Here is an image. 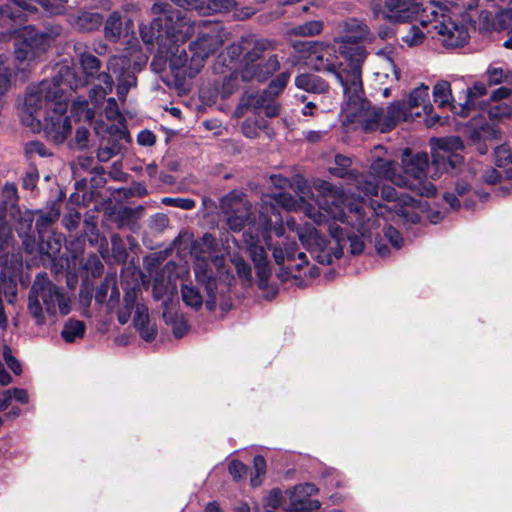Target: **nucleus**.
<instances>
[{"label": "nucleus", "instance_id": "1", "mask_svg": "<svg viewBox=\"0 0 512 512\" xmlns=\"http://www.w3.org/2000/svg\"><path fill=\"white\" fill-rule=\"evenodd\" d=\"M151 11L159 14L149 24L140 25V36L147 46H158L160 59H169L173 69L186 68L194 77L205 60L223 44V27L218 22H191L181 10L170 4L154 3Z\"/></svg>", "mask_w": 512, "mask_h": 512}, {"label": "nucleus", "instance_id": "2", "mask_svg": "<svg viewBox=\"0 0 512 512\" xmlns=\"http://www.w3.org/2000/svg\"><path fill=\"white\" fill-rule=\"evenodd\" d=\"M317 191L315 203L304 205V213L318 225L327 223L330 236L335 242L331 247L332 259H339L343 255V247L349 243L350 252L354 255L360 254L364 249V242L358 235L344 233L343 229L335 223L339 221L355 228L357 232L364 235L370 228L368 212L375 210L373 206L368 207L364 200L348 202L343 191L327 181H318L314 185Z\"/></svg>", "mask_w": 512, "mask_h": 512}, {"label": "nucleus", "instance_id": "3", "mask_svg": "<svg viewBox=\"0 0 512 512\" xmlns=\"http://www.w3.org/2000/svg\"><path fill=\"white\" fill-rule=\"evenodd\" d=\"M85 81L76 77L73 68L61 66L52 80H43L30 86L25 94L22 121L31 127H40L42 118L56 109L58 102H68L67 90L83 87Z\"/></svg>", "mask_w": 512, "mask_h": 512}, {"label": "nucleus", "instance_id": "4", "mask_svg": "<svg viewBox=\"0 0 512 512\" xmlns=\"http://www.w3.org/2000/svg\"><path fill=\"white\" fill-rule=\"evenodd\" d=\"M339 53L348 61L347 65H338L333 46L319 42L309 66L315 71L333 74L344 91L352 84L353 74L362 75L367 51L364 46H339Z\"/></svg>", "mask_w": 512, "mask_h": 512}, {"label": "nucleus", "instance_id": "5", "mask_svg": "<svg viewBox=\"0 0 512 512\" xmlns=\"http://www.w3.org/2000/svg\"><path fill=\"white\" fill-rule=\"evenodd\" d=\"M194 259L193 271L196 281L205 287L207 299L205 305L212 311L216 307L217 282L215 271L224 266V256L217 250V243L211 234H205L195 240L191 246Z\"/></svg>", "mask_w": 512, "mask_h": 512}, {"label": "nucleus", "instance_id": "6", "mask_svg": "<svg viewBox=\"0 0 512 512\" xmlns=\"http://www.w3.org/2000/svg\"><path fill=\"white\" fill-rule=\"evenodd\" d=\"M28 310L37 325L45 323L44 312L50 316L57 313L64 316L71 310V299L60 287L49 280L47 275L36 276L28 296Z\"/></svg>", "mask_w": 512, "mask_h": 512}, {"label": "nucleus", "instance_id": "7", "mask_svg": "<svg viewBox=\"0 0 512 512\" xmlns=\"http://www.w3.org/2000/svg\"><path fill=\"white\" fill-rule=\"evenodd\" d=\"M276 42L261 38L252 41L251 47L239 62V73L243 82H265L280 69L277 54L272 53Z\"/></svg>", "mask_w": 512, "mask_h": 512}, {"label": "nucleus", "instance_id": "8", "mask_svg": "<svg viewBox=\"0 0 512 512\" xmlns=\"http://www.w3.org/2000/svg\"><path fill=\"white\" fill-rule=\"evenodd\" d=\"M354 80L344 92L342 112L350 122H359L366 132L380 131L384 129V110L371 107L370 102L363 96L362 75L353 74Z\"/></svg>", "mask_w": 512, "mask_h": 512}, {"label": "nucleus", "instance_id": "9", "mask_svg": "<svg viewBox=\"0 0 512 512\" xmlns=\"http://www.w3.org/2000/svg\"><path fill=\"white\" fill-rule=\"evenodd\" d=\"M401 162L405 182V184H401V187L412 190L421 196H434L436 187L426 178V170L429 167L428 154L424 152L413 154L409 148H406L402 152Z\"/></svg>", "mask_w": 512, "mask_h": 512}, {"label": "nucleus", "instance_id": "10", "mask_svg": "<svg viewBox=\"0 0 512 512\" xmlns=\"http://www.w3.org/2000/svg\"><path fill=\"white\" fill-rule=\"evenodd\" d=\"M79 61L85 77H77L85 81L83 86L87 84L89 78H95L98 81V84L91 88L89 92L90 100L94 102V106H96L100 101L105 99L106 95L112 92L114 81L109 73L99 72L101 62L95 55L88 52L81 53Z\"/></svg>", "mask_w": 512, "mask_h": 512}, {"label": "nucleus", "instance_id": "11", "mask_svg": "<svg viewBox=\"0 0 512 512\" xmlns=\"http://www.w3.org/2000/svg\"><path fill=\"white\" fill-rule=\"evenodd\" d=\"M463 149V142L457 136L437 139L433 147L432 167L445 172L457 170L464 161L461 155Z\"/></svg>", "mask_w": 512, "mask_h": 512}, {"label": "nucleus", "instance_id": "12", "mask_svg": "<svg viewBox=\"0 0 512 512\" xmlns=\"http://www.w3.org/2000/svg\"><path fill=\"white\" fill-rule=\"evenodd\" d=\"M51 37L27 26L19 31L15 43V57L19 61H31L42 55L50 46Z\"/></svg>", "mask_w": 512, "mask_h": 512}, {"label": "nucleus", "instance_id": "13", "mask_svg": "<svg viewBox=\"0 0 512 512\" xmlns=\"http://www.w3.org/2000/svg\"><path fill=\"white\" fill-rule=\"evenodd\" d=\"M221 209L226 217L228 227L241 231L252 222V205L242 193L232 192L221 200Z\"/></svg>", "mask_w": 512, "mask_h": 512}, {"label": "nucleus", "instance_id": "14", "mask_svg": "<svg viewBox=\"0 0 512 512\" xmlns=\"http://www.w3.org/2000/svg\"><path fill=\"white\" fill-rule=\"evenodd\" d=\"M67 108L68 102H58L56 109L42 118L40 127H43L47 139L56 144L63 143L72 130L70 120L66 116Z\"/></svg>", "mask_w": 512, "mask_h": 512}, {"label": "nucleus", "instance_id": "15", "mask_svg": "<svg viewBox=\"0 0 512 512\" xmlns=\"http://www.w3.org/2000/svg\"><path fill=\"white\" fill-rule=\"evenodd\" d=\"M352 161L349 157L344 155L335 156V166L330 167L329 171L331 174L345 178L349 177L359 192H362L364 196H375L378 192V185L374 180H369L367 176L363 174H357L350 170Z\"/></svg>", "mask_w": 512, "mask_h": 512}, {"label": "nucleus", "instance_id": "16", "mask_svg": "<svg viewBox=\"0 0 512 512\" xmlns=\"http://www.w3.org/2000/svg\"><path fill=\"white\" fill-rule=\"evenodd\" d=\"M296 231L301 243L307 250L315 254L314 257L319 263H332V254L327 246V241L313 225L305 223L298 227Z\"/></svg>", "mask_w": 512, "mask_h": 512}, {"label": "nucleus", "instance_id": "17", "mask_svg": "<svg viewBox=\"0 0 512 512\" xmlns=\"http://www.w3.org/2000/svg\"><path fill=\"white\" fill-rule=\"evenodd\" d=\"M107 69L116 76L118 98L125 102L129 90L137 85V78L131 71L130 59L125 56H112L108 60Z\"/></svg>", "mask_w": 512, "mask_h": 512}, {"label": "nucleus", "instance_id": "18", "mask_svg": "<svg viewBox=\"0 0 512 512\" xmlns=\"http://www.w3.org/2000/svg\"><path fill=\"white\" fill-rule=\"evenodd\" d=\"M107 120L114 122L109 127H105L102 122L95 124L94 130L98 135H104L105 133L117 136L118 138L129 137L125 118L120 112L118 103L115 98H108L104 109Z\"/></svg>", "mask_w": 512, "mask_h": 512}, {"label": "nucleus", "instance_id": "19", "mask_svg": "<svg viewBox=\"0 0 512 512\" xmlns=\"http://www.w3.org/2000/svg\"><path fill=\"white\" fill-rule=\"evenodd\" d=\"M433 30L437 34L439 41L448 48L464 45L469 37L465 26L456 24L451 20V17L448 21L443 22L441 20L440 24L433 25Z\"/></svg>", "mask_w": 512, "mask_h": 512}, {"label": "nucleus", "instance_id": "20", "mask_svg": "<svg viewBox=\"0 0 512 512\" xmlns=\"http://www.w3.org/2000/svg\"><path fill=\"white\" fill-rule=\"evenodd\" d=\"M26 14L17 6L12 4L0 6V28L4 31L0 32V42L10 40L15 34L19 35V26L26 21Z\"/></svg>", "mask_w": 512, "mask_h": 512}, {"label": "nucleus", "instance_id": "21", "mask_svg": "<svg viewBox=\"0 0 512 512\" xmlns=\"http://www.w3.org/2000/svg\"><path fill=\"white\" fill-rule=\"evenodd\" d=\"M275 98L263 93L244 94L237 107V112L243 113L244 109L261 110L267 117H276L280 113V106Z\"/></svg>", "mask_w": 512, "mask_h": 512}, {"label": "nucleus", "instance_id": "22", "mask_svg": "<svg viewBox=\"0 0 512 512\" xmlns=\"http://www.w3.org/2000/svg\"><path fill=\"white\" fill-rule=\"evenodd\" d=\"M420 12V2L417 0H385L383 13L393 22H406Z\"/></svg>", "mask_w": 512, "mask_h": 512}, {"label": "nucleus", "instance_id": "23", "mask_svg": "<svg viewBox=\"0 0 512 512\" xmlns=\"http://www.w3.org/2000/svg\"><path fill=\"white\" fill-rule=\"evenodd\" d=\"M268 248L272 251L274 261L277 265H282L285 261H297L294 267L296 270H300L308 262L304 252H298L296 256L298 245L295 241L268 244Z\"/></svg>", "mask_w": 512, "mask_h": 512}, {"label": "nucleus", "instance_id": "24", "mask_svg": "<svg viewBox=\"0 0 512 512\" xmlns=\"http://www.w3.org/2000/svg\"><path fill=\"white\" fill-rule=\"evenodd\" d=\"M176 6L195 10L199 14L207 15L212 13L228 12L235 6L234 0H171Z\"/></svg>", "mask_w": 512, "mask_h": 512}, {"label": "nucleus", "instance_id": "25", "mask_svg": "<svg viewBox=\"0 0 512 512\" xmlns=\"http://www.w3.org/2000/svg\"><path fill=\"white\" fill-rule=\"evenodd\" d=\"M371 175H366L369 180H374L377 184L378 179H384L391 181L393 184L401 187V184H405L404 176L396 173V163L392 160L383 159L377 157L370 166Z\"/></svg>", "mask_w": 512, "mask_h": 512}, {"label": "nucleus", "instance_id": "26", "mask_svg": "<svg viewBox=\"0 0 512 512\" xmlns=\"http://www.w3.org/2000/svg\"><path fill=\"white\" fill-rule=\"evenodd\" d=\"M420 23L423 27L431 26V29H428L427 32H431L433 30V25L440 24L441 20L443 22L448 21L450 18V10L443 3L437 1H430L425 5L420 3Z\"/></svg>", "mask_w": 512, "mask_h": 512}, {"label": "nucleus", "instance_id": "27", "mask_svg": "<svg viewBox=\"0 0 512 512\" xmlns=\"http://www.w3.org/2000/svg\"><path fill=\"white\" fill-rule=\"evenodd\" d=\"M345 28L346 34L340 38V46H361L360 42L371 40L368 26L358 20H350Z\"/></svg>", "mask_w": 512, "mask_h": 512}, {"label": "nucleus", "instance_id": "28", "mask_svg": "<svg viewBox=\"0 0 512 512\" xmlns=\"http://www.w3.org/2000/svg\"><path fill=\"white\" fill-rule=\"evenodd\" d=\"M298 89L313 94H325L329 91V84L326 80L313 73H301L294 79Z\"/></svg>", "mask_w": 512, "mask_h": 512}, {"label": "nucleus", "instance_id": "29", "mask_svg": "<svg viewBox=\"0 0 512 512\" xmlns=\"http://www.w3.org/2000/svg\"><path fill=\"white\" fill-rule=\"evenodd\" d=\"M22 12L33 13L37 11V4L41 5L46 12L58 14L64 7L67 0H10Z\"/></svg>", "mask_w": 512, "mask_h": 512}, {"label": "nucleus", "instance_id": "30", "mask_svg": "<svg viewBox=\"0 0 512 512\" xmlns=\"http://www.w3.org/2000/svg\"><path fill=\"white\" fill-rule=\"evenodd\" d=\"M381 196L383 200L391 203V205H387L386 208L389 210H394L397 214L400 215L405 214V206H410L414 202V199L407 194L399 195L396 189L392 186H383L381 189Z\"/></svg>", "mask_w": 512, "mask_h": 512}, {"label": "nucleus", "instance_id": "31", "mask_svg": "<svg viewBox=\"0 0 512 512\" xmlns=\"http://www.w3.org/2000/svg\"><path fill=\"white\" fill-rule=\"evenodd\" d=\"M72 26L79 31H93L103 23V16L95 11H81L70 18Z\"/></svg>", "mask_w": 512, "mask_h": 512}, {"label": "nucleus", "instance_id": "32", "mask_svg": "<svg viewBox=\"0 0 512 512\" xmlns=\"http://www.w3.org/2000/svg\"><path fill=\"white\" fill-rule=\"evenodd\" d=\"M405 101L391 103L384 112V129L392 130L400 121H405L411 115Z\"/></svg>", "mask_w": 512, "mask_h": 512}, {"label": "nucleus", "instance_id": "33", "mask_svg": "<svg viewBox=\"0 0 512 512\" xmlns=\"http://www.w3.org/2000/svg\"><path fill=\"white\" fill-rule=\"evenodd\" d=\"M248 250L255 265L257 276L262 284L266 282L271 275L266 251L263 246L254 243L249 245Z\"/></svg>", "mask_w": 512, "mask_h": 512}, {"label": "nucleus", "instance_id": "34", "mask_svg": "<svg viewBox=\"0 0 512 512\" xmlns=\"http://www.w3.org/2000/svg\"><path fill=\"white\" fill-rule=\"evenodd\" d=\"M129 137L118 138L117 136L108 134L107 139L101 143L98 151L97 158L100 162H107L115 155L119 154L123 149V141L128 142Z\"/></svg>", "mask_w": 512, "mask_h": 512}, {"label": "nucleus", "instance_id": "35", "mask_svg": "<svg viewBox=\"0 0 512 512\" xmlns=\"http://www.w3.org/2000/svg\"><path fill=\"white\" fill-rule=\"evenodd\" d=\"M428 101L429 87L425 84H421L409 94L406 104L409 110L422 106L424 114H429L433 107Z\"/></svg>", "mask_w": 512, "mask_h": 512}, {"label": "nucleus", "instance_id": "36", "mask_svg": "<svg viewBox=\"0 0 512 512\" xmlns=\"http://www.w3.org/2000/svg\"><path fill=\"white\" fill-rule=\"evenodd\" d=\"M63 235L47 232L39 235V251L50 257L56 256L62 247Z\"/></svg>", "mask_w": 512, "mask_h": 512}, {"label": "nucleus", "instance_id": "37", "mask_svg": "<svg viewBox=\"0 0 512 512\" xmlns=\"http://www.w3.org/2000/svg\"><path fill=\"white\" fill-rule=\"evenodd\" d=\"M495 163L501 168L507 178H512V148L501 145L495 149Z\"/></svg>", "mask_w": 512, "mask_h": 512}, {"label": "nucleus", "instance_id": "38", "mask_svg": "<svg viewBox=\"0 0 512 512\" xmlns=\"http://www.w3.org/2000/svg\"><path fill=\"white\" fill-rule=\"evenodd\" d=\"M121 32H122L121 15L119 12L114 11L106 19V22L104 25L105 37L112 42H116L120 38Z\"/></svg>", "mask_w": 512, "mask_h": 512}, {"label": "nucleus", "instance_id": "39", "mask_svg": "<svg viewBox=\"0 0 512 512\" xmlns=\"http://www.w3.org/2000/svg\"><path fill=\"white\" fill-rule=\"evenodd\" d=\"M433 97L434 102L438 104L439 107L443 108L445 106H451L454 110L456 107L452 105V94L451 87L448 81H439L433 88Z\"/></svg>", "mask_w": 512, "mask_h": 512}, {"label": "nucleus", "instance_id": "40", "mask_svg": "<svg viewBox=\"0 0 512 512\" xmlns=\"http://www.w3.org/2000/svg\"><path fill=\"white\" fill-rule=\"evenodd\" d=\"M85 333V324L79 320H69L65 323L61 335L66 342L72 343L82 338Z\"/></svg>", "mask_w": 512, "mask_h": 512}, {"label": "nucleus", "instance_id": "41", "mask_svg": "<svg viewBox=\"0 0 512 512\" xmlns=\"http://www.w3.org/2000/svg\"><path fill=\"white\" fill-rule=\"evenodd\" d=\"M323 30V23L318 20L307 21L303 24L297 25L289 30L290 35L311 37L318 35Z\"/></svg>", "mask_w": 512, "mask_h": 512}, {"label": "nucleus", "instance_id": "42", "mask_svg": "<svg viewBox=\"0 0 512 512\" xmlns=\"http://www.w3.org/2000/svg\"><path fill=\"white\" fill-rule=\"evenodd\" d=\"M72 114L77 117L79 121H92L95 115L94 109L89 107V103L86 99L80 97L73 100L71 106Z\"/></svg>", "mask_w": 512, "mask_h": 512}, {"label": "nucleus", "instance_id": "43", "mask_svg": "<svg viewBox=\"0 0 512 512\" xmlns=\"http://www.w3.org/2000/svg\"><path fill=\"white\" fill-rule=\"evenodd\" d=\"M488 116L491 120H503L512 115V105L507 102H489L487 106Z\"/></svg>", "mask_w": 512, "mask_h": 512}, {"label": "nucleus", "instance_id": "44", "mask_svg": "<svg viewBox=\"0 0 512 512\" xmlns=\"http://www.w3.org/2000/svg\"><path fill=\"white\" fill-rule=\"evenodd\" d=\"M318 44V41H294L291 46L299 57L309 65Z\"/></svg>", "mask_w": 512, "mask_h": 512}, {"label": "nucleus", "instance_id": "45", "mask_svg": "<svg viewBox=\"0 0 512 512\" xmlns=\"http://www.w3.org/2000/svg\"><path fill=\"white\" fill-rule=\"evenodd\" d=\"M181 294L182 300L187 306L196 310L202 306L203 297L197 288L190 285H183Z\"/></svg>", "mask_w": 512, "mask_h": 512}, {"label": "nucleus", "instance_id": "46", "mask_svg": "<svg viewBox=\"0 0 512 512\" xmlns=\"http://www.w3.org/2000/svg\"><path fill=\"white\" fill-rule=\"evenodd\" d=\"M290 72H282L275 79H273L268 87L262 92L268 96L277 97L286 87L289 79Z\"/></svg>", "mask_w": 512, "mask_h": 512}, {"label": "nucleus", "instance_id": "47", "mask_svg": "<svg viewBox=\"0 0 512 512\" xmlns=\"http://www.w3.org/2000/svg\"><path fill=\"white\" fill-rule=\"evenodd\" d=\"M239 79H241V76L238 67L236 71L232 72L229 76L224 78L221 87L222 97L227 98L239 89Z\"/></svg>", "mask_w": 512, "mask_h": 512}, {"label": "nucleus", "instance_id": "48", "mask_svg": "<svg viewBox=\"0 0 512 512\" xmlns=\"http://www.w3.org/2000/svg\"><path fill=\"white\" fill-rule=\"evenodd\" d=\"M455 191L457 195L453 193H445L443 196L444 200L450 205L452 209H457L460 207V201L458 199V196L464 197V195L470 191V187L464 181L458 182L456 184Z\"/></svg>", "mask_w": 512, "mask_h": 512}, {"label": "nucleus", "instance_id": "49", "mask_svg": "<svg viewBox=\"0 0 512 512\" xmlns=\"http://www.w3.org/2000/svg\"><path fill=\"white\" fill-rule=\"evenodd\" d=\"M402 41L410 47L418 46L423 43L425 33L418 26H411L401 37Z\"/></svg>", "mask_w": 512, "mask_h": 512}, {"label": "nucleus", "instance_id": "50", "mask_svg": "<svg viewBox=\"0 0 512 512\" xmlns=\"http://www.w3.org/2000/svg\"><path fill=\"white\" fill-rule=\"evenodd\" d=\"M488 81L491 85L501 82L512 83V71H504L502 68L489 67L487 70Z\"/></svg>", "mask_w": 512, "mask_h": 512}, {"label": "nucleus", "instance_id": "51", "mask_svg": "<svg viewBox=\"0 0 512 512\" xmlns=\"http://www.w3.org/2000/svg\"><path fill=\"white\" fill-rule=\"evenodd\" d=\"M3 209L13 207L18 201L17 188L13 183H6L1 192Z\"/></svg>", "mask_w": 512, "mask_h": 512}, {"label": "nucleus", "instance_id": "52", "mask_svg": "<svg viewBox=\"0 0 512 512\" xmlns=\"http://www.w3.org/2000/svg\"><path fill=\"white\" fill-rule=\"evenodd\" d=\"M253 467L255 475L251 477L252 486L256 487L262 483L261 477L266 473V460L262 455H256L253 458Z\"/></svg>", "mask_w": 512, "mask_h": 512}, {"label": "nucleus", "instance_id": "53", "mask_svg": "<svg viewBox=\"0 0 512 512\" xmlns=\"http://www.w3.org/2000/svg\"><path fill=\"white\" fill-rule=\"evenodd\" d=\"M143 210L142 206L136 208L123 207L118 211L117 217L122 223L135 222L140 218Z\"/></svg>", "mask_w": 512, "mask_h": 512}, {"label": "nucleus", "instance_id": "54", "mask_svg": "<svg viewBox=\"0 0 512 512\" xmlns=\"http://www.w3.org/2000/svg\"><path fill=\"white\" fill-rule=\"evenodd\" d=\"M58 216L59 214L56 212L42 214L36 221L38 234L43 236V233L51 232L49 228L58 219Z\"/></svg>", "mask_w": 512, "mask_h": 512}, {"label": "nucleus", "instance_id": "55", "mask_svg": "<svg viewBox=\"0 0 512 512\" xmlns=\"http://www.w3.org/2000/svg\"><path fill=\"white\" fill-rule=\"evenodd\" d=\"M25 154L29 158H33L35 155L40 157L50 156L51 153L45 147V145L39 141H31L25 145Z\"/></svg>", "mask_w": 512, "mask_h": 512}, {"label": "nucleus", "instance_id": "56", "mask_svg": "<svg viewBox=\"0 0 512 512\" xmlns=\"http://www.w3.org/2000/svg\"><path fill=\"white\" fill-rule=\"evenodd\" d=\"M134 327L137 329L150 324L148 308L143 304H138L136 307L135 316L133 319Z\"/></svg>", "mask_w": 512, "mask_h": 512}, {"label": "nucleus", "instance_id": "57", "mask_svg": "<svg viewBox=\"0 0 512 512\" xmlns=\"http://www.w3.org/2000/svg\"><path fill=\"white\" fill-rule=\"evenodd\" d=\"M467 106L476 105L475 99L486 94V85L481 82L475 83L471 88L467 90Z\"/></svg>", "mask_w": 512, "mask_h": 512}, {"label": "nucleus", "instance_id": "58", "mask_svg": "<svg viewBox=\"0 0 512 512\" xmlns=\"http://www.w3.org/2000/svg\"><path fill=\"white\" fill-rule=\"evenodd\" d=\"M135 297L131 293H127L124 297L125 307L118 312V321L121 324H126L131 315V309L134 305Z\"/></svg>", "mask_w": 512, "mask_h": 512}, {"label": "nucleus", "instance_id": "59", "mask_svg": "<svg viewBox=\"0 0 512 512\" xmlns=\"http://www.w3.org/2000/svg\"><path fill=\"white\" fill-rule=\"evenodd\" d=\"M232 262L236 268L238 276L249 281L251 279L250 265L243 258L236 256L233 257Z\"/></svg>", "mask_w": 512, "mask_h": 512}, {"label": "nucleus", "instance_id": "60", "mask_svg": "<svg viewBox=\"0 0 512 512\" xmlns=\"http://www.w3.org/2000/svg\"><path fill=\"white\" fill-rule=\"evenodd\" d=\"M166 205L181 208L184 210H190L195 207V201L190 198H171L166 197L162 200Z\"/></svg>", "mask_w": 512, "mask_h": 512}, {"label": "nucleus", "instance_id": "61", "mask_svg": "<svg viewBox=\"0 0 512 512\" xmlns=\"http://www.w3.org/2000/svg\"><path fill=\"white\" fill-rule=\"evenodd\" d=\"M228 470L235 480H240L243 476L246 475L248 466L245 465L242 461L235 459L229 463Z\"/></svg>", "mask_w": 512, "mask_h": 512}, {"label": "nucleus", "instance_id": "62", "mask_svg": "<svg viewBox=\"0 0 512 512\" xmlns=\"http://www.w3.org/2000/svg\"><path fill=\"white\" fill-rule=\"evenodd\" d=\"M111 285H113V288L115 290H117L115 287L114 280L105 278V280L96 288L95 295H94L96 302L103 303L105 301L109 287ZM116 293L118 294V291H116Z\"/></svg>", "mask_w": 512, "mask_h": 512}, {"label": "nucleus", "instance_id": "63", "mask_svg": "<svg viewBox=\"0 0 512 512\" xmlns=\"http://www.w3.org/2000/svg\"><path fill=\"white\" fill-rule=\"evenodd\" d=\"M275 201L287 210H295L298 206V202L290 194L285 192H279L274 196Z\"/></svg>", "mask_w": 512, "mask_h": 512}, {"label": "nucleus", "instance_id": "64", "mask_svg": "<svg viewBox=\"0 0 512 512\" xmlns=\"http://www.w3.org/2000/svg\"><path fill=\"white\" fill-rule=\"evenodd\" d=\"M31 228H32V217L31 216H27V217H24L20 223H19V226L17 227V232L19 234L20 237L24 238L23 240V243L28 247V241H29V233L31 231Z\"/></svg>", "mask_w": 512, "mask_h": 512}]
</instances>
